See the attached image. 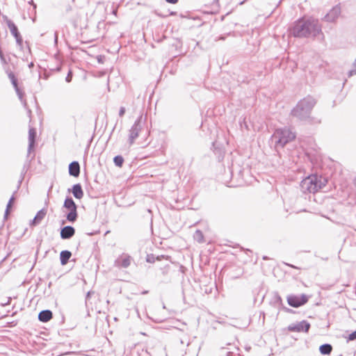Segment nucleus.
<instances>
[{"mask_svg": "<svg viewBox=\"0 0 356 356\" xmlns=\"http://www.w3.org/2000/svg\"><path fill=\"white\" fill-rule=\"evenodd\" d=\"M291 34L297 38H315L322 34L318 20L314 18L300 19L291 29Z\"/></svg>", "mask_w": 356, "mask_h": 356, "instance_id": "nucleus-1", "label": "nucleus"}, {"mask_svg": "<svg viewBox=\"0 0 356 356\" xmlns=\"http://www.w3.org/2000/svg\"><path fill=\"white\" fill-rule=\"evenodd\" d=\"M316 104V101L312 97H307L301 99L296 106L291 111V115L300 120H306L309 117L311 111Z\"/></svg>", "mask_w": 356, "mask_h": 356, "instance_id": "nucleus-2", "label": "nucleus"}, {"mask_svg": "<svg viewBox=\"0 0 356 356\" xmlns=\"http://www.w3.org/2000/svg\"><path fill=\"white\" fill-rule=\"evenodd\" d=\"M327 179L323 177L312 175L304 179L300 183V189L303 193H314L324 187Z\"/></svg>", "mask_w": 356, "mask_h": 356, "instance_id": "nucleus-3", "label": "nucleus"}, {"mask_svg": "<svg viewBox=\"0 0 356 356\" xmlns=\"http://www.w3.org/2000/svg\"><path fill=\"white\" fill-rule=\"evenodd\" d=\"M296 138V134L291 130L287 128L277 129L271 136V142L274 144L276 149L282 148L284 146Z\"/></svg>", "mask_w": 356, "mask_h": 356, "instance_id": "nucleus-4", "label": "nucleus"}, {"mask_svg": "<svg viewBox=\"0 0 356 356\" xmlns=\"http://www.w3.org/2000/svg\"><path fill=\"white\" fill-rule=\"evenodd\" d=\"M64 207L70 210L66 218L71 222L76 221L77 218L76 205L71 197H67L64 202Z\"/></svg>", "mask_w": 356, "mask_h": 356, "instance_id": "nucleus-5", "label": "nucleus"}, {"mask_svg": "<svg viewBox=\"0 0 356 356\" xmlns=\"http://www.w3.org/2000/svg\"><path fill=\"white\" fill-rule=\"evenodd\" d=\"M141 120L142 116L138 118L129 130L128 140L130 145L134 143L135 140L138 137L139 133L142 130Z\"/></svg>", "mask_w": 356, "mask_h": 356, "instance_id": "nucleus-6", "label": "nucleus"}, {"mask_svg": "<svg viewBox=\"0 0 356 356\" xmlns=\"http://www.w3.org/2000/svg\"><path fill=\"white\" fill-rule=\"evenodd\" d=\"M308 298L305 294L301 296H290L287 298L288 304L293 307H298L305 304Z\"/></svg>", "mask_w": 356, "mask_h": 356, "instance_id": "nucleus-7", "label": "nucleus"}, {"mask_svg": "<svg viewBox=\"0 0 356 356\" xmlns=\"http://www.w3.org/2000/svg\"><path fill=\"white\" fill-rule=\"evenodd\" d=\"M310 328V324L306 321L291 324L288 326L289 331L291 332H307Z\"/></svg>", "mask_w": 356, "mask_h": 356, "instance_id": "nucleus-8", "label": "nucleus"}, {"mask_svg": "<svg viewBox=\"0 0 356 356\" xmlns=\"http://www.w3.org/2000/svg\"><path fill=\"white\" fill-rule=\"evenodd\" d=\"M132 258L127 254H122L115 261V266L118 268H127L131 265Z\"/></svg>", "mask_w": 356, "mask_h": 356, "instance_id": "nucleus-9", "label": "nucleus"}, {"mask_svg": "<svg viewBox=\"0 0 356 356\" xmlns=\"http://www.w3.org/2000/svg\"><path fill=\"white\" fill-rule=\"evenodd\" d=\"M341 14V8L339 6H334L331 9L329 13L325 15V19L327 22H334Z\"/></svg>", "mask_w": 356, "mask_h": 356, "instance_id": "nucleus-10", "label": "nucleus"}, {"mask_svg": "<svg viewBox=\"0 0 356 356\" xmlns=\"http://www.w3.org/2000/svg\"><path fill=\"white\" fill-rule=\"evenodd\" d=\"M8 76L15 89V91L18 95V97L19 99H20V101L24 104V107H26V102L25 101H24L23 99V92L19 90V88H18V86H17V79H15V75L13 74V73H10L8 74Z\"/></svg>", "mask_w": 356, "mask_h": 356, "instance_id": "nucleus-11", "label": "nucleus"}, {"mask_svg": "<svg viewBox=\"0 0 356 356\" xmlns=\"http://www.w3.org/2000/svg\"><path fill=\"white\" fill-rule=\"evenodd\" d=\"M75 234V229L72 226H65L60 230V237L62 239H70Z\"/></svg>", "mask_w": 356, "mask_h": 356, "instance_id": "nucleus-12", "label": "nucleus"}, {"mask_svg": "<svg viewBox=\"0 0 356 356\" xmlns=\"http://www.w3.org/2000/svg\"><path fill=\"white\" fill-rule=\"evenodd\" d=\"M69 173L73 177H78L80 174V165L77 161H73L69 165Z\"/></svg>", "mask_w": 356, "mask_h": 356, "instance_id": "nucleus-13", "label": "nucleus"}, {"mask_svg": "<svg viewBox=\"0 0 356 356\" xmlns=\"http://www.w3.org/2000/svg\"><path fill=\"white\" fill-rule=\"evenodd\" d=\"M46 214H47V210L45 209H42L40 210L35 215L33 220H32L31 225H33V226L38 225L42 220V219L44 218Z\"/></svg>", "mask_w": 356, "mask_h": 356, "instance_id": "nucleus-14", "label": "nucleus"}, {"mask_svg": "<svg viewBox=\"0 0 356 356\" xmlns=\"http://www.w3.org/2000/svg\"><path fill=\"white\" fill-rule=\"evenodd\" d=\"M35 136H36L35 129L33 128L29 129V148H28L29 152H31L32 148L34 146Z\"/></svg>", "mask_w": 356, "mask_h": 356, "instance_id": "nucleus-15", "label": "nucleus"}, {"mask_svg": "<svg viewBox=\"0 0 356 356\" xmlns=\"http://www.w3.org/2000/svg\"><path fill=\"white\" fill-rule=\"evenodd\" d=\"M52 318V312L50 310H43L38 314V319L42 322H48Z\"/></svg>", "mask_w": 356, "mask_h": 356, "instance_id": "nucleus-16", "label": "nucleus"}, {"mask_svg": "<svg viewBox=\"0 0 356 356\" xmlns=\"http://www.w3.org/2000/svg\"><path fill=\"white\" fill-rule=\"evenodd\" d=\"M72 193L75 198L81 199L83 196V191L79 184H74L72 189Z\"/></svg>", "mask_w": 356, "mask_h": 356, "instance_id": "nucleus-17", "label": "nucleus"}, {"mask_svg": "<svg viewBox=\"0 0 356 356\" xmlns=\"http://www.w3.org/2000/svg\"><path fill=\"white\" fill-rule=\"evenodd\" d=\"M71 256H72V253L70 251H68V250L62 251L60 254V264L62 265H65L68 262Z\"/></svg>", "mask_w": 356, "mask_h": 356, "instance_id": "nucleus-18", "label": "nucleus"}, {"mask_svg": "<svg viewBox=\"0 0 356 356\" xmlns=\"http://www.w3.org/2000/svg\"><path fill=\"white\" fill-rule=\"evenodd\" d=\"M193 238L195 241L199 243H203L205 242L204 237L202 232L200 229H197L193 234Z\"/></svg>", "mask_w": 356, "mask_h": 356, "instance_id": "nucleus-19", "label": "nucleus"}, {"mask_svg": "<svg viewBox=\"0 0 356 356\" xmlns=\"http://www.w3.org/2000/svg\"><path fill=\"white\" fill-rule=\"evenodd\" d=\"M7 25H8V27L11 34L14 37L15 35L19 34L17 27L16 26V25L14 24L13 22H12L11 20H7Z\"/></svg>", "mask_w": 356, "mask_h": 356, "instance_id": "nucleus-20", "label": "nucleus"}, {"mask_svg": "<svg viewBox=\"0 0 356 356\" xmlns=\"http://www.w3.org/2000/svg\"><path fill=\"white\" fill-rule=\"evenodd\" d=\"M332 350V347L330 344L325 343L320 346L319 350L322 355H329Z\"/></svg>", "mask_w": 356, "mask_h": 356, "instance_id": "nucleus-21", "label": "nucleus"}, {"mask_svg": "<svg viewBox=\"0 0 356 356\" xmlns=\"http://www.w3.org/2000/svg\"><path fill=\"white\" fill-rule=\"evenodd\" d=\"M113 162L116 166L122 167L124 163V159L122 156L118 155L114 157Z\"/></svg>", "mask_w": 356, "mask_h": 356, "instance_id": "nucleus-22", "label": "nucleus"}, {"mask_svg": "<svg viewBox=\"0 0 356 356\" xmlns=\"http://www.w3.org/2000/svg\"><path fill=\"white\" fill-rule=\"evenodd\" d=\"M13 200H14V197L12 196L10 197V199L9 200L8 203L7 204V207H6V211H5V218H7V216L8 215L9 209H10L11 205H12V203H13Z\"/></svg>", "mask_w": 356, "mask_h": 356, "instance_id": "nucleus-23", "label": "nucleus"}, {"mask_svg": "<svg viewBox=\"0 0 356 356\" xmlns=\"http://www.w3.org/2000/svg\"><path fill=\"white\" fill-rule=\"evenodd\" d=\"M14 38L16 40V42H17V45L21 47L22 46L23 40H22V38L20 33L15 35Z\"/></svg>", "mask_w": 356, "mask_h": 356, "instance_id": "nucleus-24", "label": "nucleus"}, {"mask_svg": "<svg viewBox=\"0 0 356 356\" xmlns=\"http://www.w3.org/2000/svg\"><path fill=\"white\" fill-rule=\"evenodd\" d=\"M348 339L350 341L356 339V330L350 334Z\"/></svg>", "mask_w": 356, "mask_h": 356, "instance_id": "nucleus-25", "label": "nucleus"}, {"mask_svg": "<svg viewBox=\"0 0 356 356\" xmlns=\"http://www.w3.org/2000/svg\"><path fill=\"white\" fill-rule=\"evenodd\" d=\"M354 66L356 68V58H355V63H354ZM355 74H356V69L355 70H351L348 72L349 76H353V75H354Z\"/></svg>", "mask_w": 356, "mask_h": 356, "instance_id": "nucleus-26", "label": "nucleus"}, {"mask_svg": "<svg viewBox=\"0 0 356 356\" xmlns=\"http://www.w3.org/2000/svg\"><path fill=\"white\" fill-rule=\"evenodd\" d=\"M72 72L70 71L65 78V81L69 83L72 81Z\"/></svg>", "mask_w": 356, "mask_h": 356, "instance_id": "nucleus-27", "label": "nucleus"}, {"mask_svg": "<svg viewBox=\"0 0 356 356\" xmlns=\"http://www.w3.org/2000/svg\"><path fill=\"white\" fill-rule=\"evenodd\" d=\"M124 113H125V108L121 107L119 111V115L120 117H122L124 115Z\"/></svg>", "mask_w": 356, "mask_h": 356, "instance_id": "nucleus-28", "label": "nucleus"}, {"mask_svg": "<svg viewBox=\"0 0 356 356\" xmlns=\"http://www.w3.org/2000/svg\"><path fill=\"white\" fill-rule=\"evenodd\" d=\"M139 356H149V354L146 350H142L139 354Z\"/></svg>", "mask_w": 356, "mask_h": 356, "instance_id": "nucleus-29", "label": "nucleus"}, {"mask_svg": "<svg viewBox=\"0 0 356 356\" xmlns=\"http://www.w3.org/2000/svg\"><path fill=\"white\" fill-rule=\"evenodd\" d=\"M11 298H8L7 301H4V303H3V305H8L10 304Z\"/></svg>", "mask_w": 356, "mask_h": 356, "instance_id": "nucleus-30", "label": "nucleus"}, {"mask_svg": "<svg viewBox=\"0 0 356 356\" xmlns=\"http://www.w3.org/2000/svg\"><path fill=\"white\" fill-rule=\"evenodd\" d=\"M11 298H8L7 301H4V303H3V305H8L10 304Z\"/></svg>", "mask_w": 356, "mask_h": 356, "instance_id": "nucleus-31", "label": "nucleus"}, {"mask_svg": "<svg viewBox=\"0 0 356 356\" xmlns=\"http://www.w3.org/2000/svg\"><path fill=\"white\" fill-rule=\"evenodd\" d=\"M168 3H176L178 0H165Z\"/></svg>", "mask_w": 356, "mask_h": 356, "instance_id": "nucleus-32", "label": "nucleus"}, {"mask_svg": "<svg viewBox=\"0 0 356 356\" xmlns=\"http://www.w3.org/2000/svg\"><path fill=\"white\" fill-rule=\"evenodd\" d=\"M113 13L114 15H116V14H117V10H114L113 11Z\"/></svg>", "mask_w": 356, "mask_h": 356, "instance_id": "nucleus-33", "label": "nucleus"}, {"mask_svg": "<svg viewBox=\"0 0 356 356\" xmlns=\"http://www.w3.org/2000/svg\"><path fill=\"white\" fill-rule=\"evenodd\" d=\"M57 39H58V37H57V35L56 34V37H55V41L57 42Z\"/></svg>", "mask_w": 356, "mask_h": 356, "instance_id": "nucleus-34", "label": "nucleus"}, {"mask_svg": "<svg viewBox=\"0 0 356 356\" xmlns=\"http://www.w3.org/2000/svg\"><path fill=\"white\" fill-rule=\"evenodd\" d=\"M29 3L33 4V0H31V1L29 2Z\"/></svg>", "mask_w": 356, "mask_h": 356, "instance_id": "nucleus-35", "label": "nucleus"}, {"mask_svg": "<svg viewBox=\"0 0 356 356\" xmlns=\"http://www.w3.org/2000/svg\"><path fill=\"white\" fill-rule=\"evenodd\" d=\"M28 113H29V114H31V110H28Z\"/></svg>", "mask_w": 356, "mask_h": 356, "instance_id": "nucleus-36", "label": "nucleus"}, {"mask_svg": "<svg viewBox=\"0 0 356 356\" xmlns=\"http://www.w3.org/2000/svg\"><path fill=\"white\" fill-rule=\"evenodd\" d=\"M355 185L356 186V178L355 179Z\"/></svg>", "mask_w": 356, "mask_h": 356, "instance_id": "nucleus-37", "label": "nucleus"}]
</instances>
